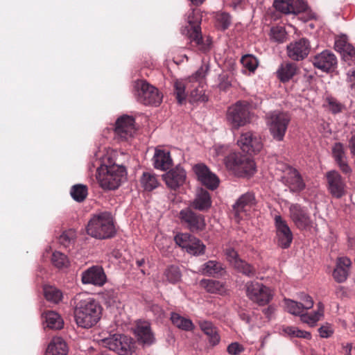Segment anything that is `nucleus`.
Instances as JSON below:
<instances>
[{
  "label": "nucleus",
  "mask_w": 355,
  "mask_h": 355,
  "mask_svg": "<svg viewBox=\"0 0 355 355\" xmlns=\"http://www.w3.org/2000/svg\"><path fill=\"white\" fill-rule=\"evenodd\" d=\"M282 181L293 193H300L306 187L305 182L300 173L296 168L290 166H285Z\"/></svg>",
  "instance_id": "dca6fc26"
},
{
  "label": "nucleus",
  "mask_w": 355,
  "mask_h": 355,
  "mask_svg": "<svg viewBox=\"0 0 355 355\" xmlns=\"http://www.w3.org/2000/svg\"><path fill=\"white\" fill-rule=\"evenodd\" d=\"M103 345L119 355H129L134 348L132 339L127 336L114 334L102 340Z\"/></svg>",
  "instance_id": "f8f14e48"
},
{
  "label": "nucleus",
  "mask_w": 355,
  "mask_h": 355,
  "mask_svg": "<svg viewBox=\"0 0 355 355\" xmlns=\"http://www.w3.org/2000/svg\"><path fill=\"white\" fill-rule=\"evenodd\" d=\"M226 118L232 130H239L250 123V104L247 101L236 102L228 108Z\"/></svg>",
  "instance_id": "423d86ee"
},
{
  "label": "nucleus",
  "mask_w": 355,
  "mask_h": 355,
  "mask_svg": "<svg viewBox=\"0 0 355 355\" xmlns=\"http://www.w3.org/2000/svg\"><path fill=\"white\" fill-rule=\"evenodd\" d=\"M256 204L257 200L253 192H247L241 195L233 205L235 217L242 219L249 215Z\"/></svg>",
  "instance_id": "412c9836"
},
{
  "label": "nucleus",
  "mask_w": 355,
  "mask_h": 355,
  "mask_svg": "<svg viewBox=\"0 0 355 355\" xmlns=\"http://www.w3.org/2000/svg\"><path fill=\"white\" fill-rule=\"evenodd\" d=\"M241 62L243 67L248 69L251 72H254L258 66V61L257 58L250 54H247L242 56Z\"/></svg>",
  "instance_id": "8fccbe9b"
},
{
  "label": "nucleus",
  "mask_w": 355,
  "mask_h": 355,
  "mask_svg": "<svg viewBox=\"0 0 355 355\" xmlns=\"http://www.w3.org/2000/svg\"><path fill=\"white\" fill-rule=\"evenodd\" d=\"M289 213L292 221L300 230L312 227V220L306 207L297 203L292 204L289 207Z\"/></svg>",
  "instance_id": "6ab92c4d"
},
{
  "label": "nucleus",
  "mask_w": 355,
  "mask_h": 355,
  "mask_svg": "<svg viewBox=\"0 0 355 355\" xmlns=\"http://www.w3.org/2000/svg\"><path fill=\"white\" fill-rule=\"evenodd\" d=\"M318 331L322 338H329L334 332L331 327L329 324L322 326L318 329Z\"/></svg>",
  "instance_id": "052dcab7"
},
{
  "label": "nucleus",
  "mask_w": 355,
  "mask_h": 355,
  "mask_svg": "<svg viewBox=\"0 0 355 355\" xmlns=\"http://www.w3.org/2000/svg\"><path fill=\"white\" fill-rule=\"evenodd\" d=\"M205 0H191L193 4L196 6H199L202 4Z\"/></svg>",
  "instance_id": "774afa93"
},
{
  "label": "nucleus",
  "mask_w": 355,
  "mask_h": 355,
  "mask_svg": "<svg viewBox=\"0 0 355 355\" xmlns=\"http://www.w3.org/2000/svg\"><path fill=\"white\" fill-rule=\"evenodd\" d=\"M126 170L124 166L113 164L101 165L97 169L96 179L103 189L114 190L125 180Z\"/></svg>",
  "instance_id": "20e7f679"
},
{
  "label": "nucleus",
  "mask_w": 355,
  "mask_h": 355,
  "mask_svg": "<svg viewBox=\"0 0 355 355\" xmlns=\"http://www.w3.org/2000/svg\"><path fill=\"white\" fill-rule=\"evenodd\" d=\"M51 262L55 267L59 269L67 268L69 265L67 257L64 254L57 251L53 253Z\"/></svg>",
  "instance_id": "de8ad7c7"
},
{
  "label": "nucleus",
  "mask_w": 355,
  "mask_h": 355,
  "mask_svg": "<svg viewBox=\"0 0 355 355\" xmlns=\"http://www.w3.org/2000/svg\"><path fill=\"white\" fill-rule=\"evenodd\" d=\"M200 285L204 287L206 291L211 293H220L223 290V286L221 282L212 279H202Z\"/></svg>",
  "instance_id": "a18cd8bd"
},
{
  "label": "nucleus",
  "mask_w": 355,
  "mask_h": 355,
  "mask_svg": "<svg viewBox=\"0 0 355 355\" xmlns=\"http://www.w3.org/2000/svg\"><path fill=\"white\" fill-rule=\"evenodd\" d=\"M46 327L51 329H60L63 327V320L55 311H48L44 313Z\"/></svg>",
  "instance_id": "e433bc0d"
},
{
  "label": "nucleus",
  "mask_w": 355,
  "mask_h": 355,
  "mask_svg": "<svg viewBox=\"0 0 355 355\" xmlns=\"http://www.w3.org/2000/svg\"><path fill=\"white\" fill-rule=\"evenodd\" d=\"M87 233L98 239L113 237L115 235L116 229L111 214L105 211L94 215L88 222Z\"/></svg>",
  "instance_id": "7ed1b4c3"
},
{
  "label": "nucleus",
  "mask_w": 355,
  "mask_h": 355,
  "mask_svg": "<svg viewBox=\"0 0 355 355\" xmlns=\"http://www.w3.org/2000/svg\"><path fill=\"white\" fill-rule=\"evenodd\" d=\"M285 304L288 311L295 315H300L301 321L307 323L311 327L314 326L323 315L324 306L322 303L318 304V309L313 314H303L302 303L297 302L291 300H286Z\"/></svg>",
  "instance_id": "4468645a"
},
{
  "label": "nucleus",
  "mask_w": 355,
  "mask_h": 355,
  "mask_svg": "<svg viewBox=\"0 0 355 355\" xmlns=\"http://www.w3.org/2000/svg\"><path fill=\"white\" fill-rule=\"evenodd\" d=\"M187 20L189 24L186 27L187 34L190 39L191 46L201 52L208 51L211 48V40L209 37L205 40L202 35L200 28L202 16L200 10L192 9L188 13Z\"/></svg>",
  "instance_id": "f03ea898"
},
{
  "label": "nucleus",
  "mask_w": 355,
  "mask_h": 355,
  "mask_svg": "<svg viewBox=\"0 0 355 355\" xmlns=\"http://www.w3.org/2000/svg\"><path fill=\"white\" fill-rule=\"evenodd\" d=\"M164 277L166 280L173 284H177L181 280L182 273L180 268L177 266L171 265L164 271Z\"/></svg>",
  "instance_id": "79ce46f5"
},
{
  "label": "nucleus",
  "mask_w": 355,
  "mask_h": 355,
  "mask_svg": "<svg viewBox=\"0 0 355 355\" xmlns=\"http://www.w3.org/2000/svg\"><path fill=\"white\" fill-rule=\"evenodd\" d=\"M135 334L137 341L144 345H151L155 341L150 324L147 321L139 320L137 322Z\"/></svg>",
  "instance_id": "a878e982"
},
{
  "label": "nucleus",
  "mask_w": 355,
  "mask_h": 355,
  "mask_svg": "<svg viewBox=\"0 0 355 355\" xmlns=\"http://www.w3.org/2000/svg\"><path fill=\"white\" fill-rule=\"evenodd\" d=\"M243 350V346L238 343H232L227 347V352L231 355H238Z\"/></svg>",
  "instance_id": "bf43d9fd"
},
{
  "label": "nucleus",
  "mask_w": 355,
  "mask_h": 355,
  "mask_svg": "<svg viewBox=\"0 0 355 355\" xmlns=\"http://www.w3.org/2000/svg\"><path fill=\"white\" fill-rule=\"evenodd\" d=\"M135 96L137 101L146 105H159L163 96L159 90L145 80H139L135 85Z\"/></svg>",
  "instance_id": "9d476101"
},
{
  "label": "nucleus",
  "mask_w": 355,
  "mask_h": 355,
  "mask_svg": "<svg viewBox=\"0 0 355 355\" xmlns=\"http://www.w3.org/2000/svg\"><path fill=\"white\" fill-rule=\"evenodd\" d=\"M274 220L277 243L280 248L287 249L293 241V233L287 222L280 215H276Z\"/></svg>",
  "instance_id": "a211bd4d"
},
{
  "label": "nucleus",
  "mask_w": 355,
  "mask_h": 355,
  "mask_svg": "<svg viewBox=\"0 0 355 355\" xmlns=\"http://www.w3.org/2000/svg\"><path fill=\"white\" fill-rule=\"evenodd\" d=\"M301 300L303 301V303H302L303 310H304V309L308 310L313 307V301L311 297H310L309 295H306V294H302Z\"/></svg>",
  "instance_id": "680f3d73"
},
{
  "label": "nucleus",
  "mask_w": 355,
  "mask_h": 355,
  "mask_svg": "<svg viewBox=\"0 0 355 355\" xmlns=\"http://www.w3.org/2000/svg\"><path fill=\"white\" fill-rule=\"evenodd\" d=\"M346 81L352 95L355 96V68L347 71Z\"/></svg>",
  "instance_id": "6e6d98bb"
},
{
  "label": "nucleus",
  "mask_w": 355,
  "mask_h": 355,
  "mask_svg": "<svg viewBox=\"0 0 355 355\" xmlns=\"http://www.w3.org/2000/svg\"><path fill=\"white\" fill-rule=\"evenodd\" d=\"M135 119L128 115H123L118 118L115 123L114 132L121 140H127L135 132Z\"/></svg>",
  "instance_id": "393cba45"
},
{
  "label": "nucleus",
  "mask_w": 355,
  "mask_h": 355,
  "mask_svg": "<svg viewBox=\"0 0 355 355\" xmlns=\"http://www.w3.org/2000/svg\"><path fill=\"white\" fill-rule=\"evenodd\" d=\"M311 43L302 37L291 42L286 47L287 56L293 61H302L307 58L311 51Z\"/></svg>",
  "instance_id": "f3484780"
},
{
  "label": "nucleus",
  "mask_w": 355,
  "mask_h": 355,
  "mask_svg": "<svg viewBox=\"0 0 355 355\" xmlns=\"http://www.w3.org/2000/svg\"><path fill=\"white\" fill-rule=\"evenodd\" d=\"M225 255L227 260L233 267L235 266V263L241 259L239 258L237 252L231 248L226 249Z\"/></svg>",
  "instance_id": "13d9d810"
},
{
  "label": "nucleus",
  "mask_w": 355,
  "mask_h": 355,
  "mask_svg": "<svg viewBox=\"0 0 355 355\" xmlns=\"http://www.w3.org/2000/svg\"><path fill=\"white\" fill-rule=\"evenodd\" d=\"M75 238V232L72 230L64 232L59 237L60 244L67 247Z\"/></svg>",
  "instance_id": "4d7b16f0"
},
{
  "label": "nucleus",
  "mask_w": 355,
  "mask_h": 355,
  "mask_svg": "<svg viewBox=\"0 0 355 355\" xmlns=\"http://www.w3.org/2000/svg\"><path fill=\"white\" fill-rule=\"evenodd\" d=\"M332 157L340 170L345 174L352 173V168L348 164V158L344 145L336 142L331 148Z\"/></svg>",
  "instance_id": "bb28decb"
},
{
  "label": "nucleus",
  "mask_w": 355,
  "mask_h": 355,
  "mask_svg": "<svg viewBox=\"0 0 355 355\" xmlns=\"http://www.w3.org/2000/svg\"><path fill=\"white\" fill-rule=\"evenodd\" d=\"M227 168L239 177L250 176L255 172V164L248 155L239 152L231 153L225 157Z\"/></svg>",
  "instance_id": "39448f33"
},
{
  "label": "nucleus",
  "mask_w": 355,
  "mask_h": 355,
  "mask_svg": "<svg viewBox=\"0 0 355 355\" xmlns=\"http://www.w3.org/2000/svg\"><path fill=\"white\" fill-rule=\"evenodd\" d=\"M186 171L180 166L171 169L164 175L166 184L172 189H176L183 185L186 181Z\"/></svg>",
  "instance_id": "cd10ccee"
},
{
  "label": "nucleus",
  "mask_w": 355,
  "mask_h": 355,
  "mask_svg": "<svg viewBox=\"0 0 355 355\" xmlns=\"http://www.w3.org/2000/svg\"><path fill=\"white\" fill-rule=\"evenodd\" d=\"M81 281L83 284H92L102 286L107 282V277L101 266H92L81 274Z\"/></svg>",
  "instance_id": "5701e85b"
},
{
  "label": "nucleus",
  "mask_w": 355,
  "mask_h": 355,
  "mask_svg": "<svg viewBox=\"0 0 355 355\" xmlns=\"http://www.w3.org/2000/svg\"><path fill=\"white\" fill-rule=\"evenodd\" d=\"M234 268L239 272H241L249 277H252L256 275V268L254 266L243 259H241L240 261H238L236 263H235Z\"/></svg>",
  "instance_id": "37998d69"
},
{
  "label": "nucleus",
  "mask_w": 355,
  "mask_h": 355,
  "mask_svg": "<svg viewBox=\"0 0 355 355\" xmlns=\"http://www.w3.org/2000/svg\"><path fill=\"white\" fill-rule=\"evenodd\" d=\"M241 318L243 321H245L246 323H250V320H251V318H250V317L248 314H246V313H242V314L241 315Z\"/></svg>",
  "instance_id": "338daca9"
},
{
  "label": "nucleus",
  "mask_w": 355,
  "mask_h": 355,
  "mask_svg": "<svg viewBox=\"0 0 355 355\" xmlns=\"http://www.w3.org/2000/svg\"><path fill=\"white\" fill-rule=\"evenodd\" d=\"M75 321L78 327L89 329L101 319L103 308L100 303L85 293H78L73 298Z\"/></svg>",
  "instance_id": "f257e3e1"
},
{
  "label": "nucleus",
  "mask_w": 355,
  "mask_h": 355,
  "mask_svg": "<svg viewBox=\"0 0 355 355\" xmlns=\"http://www.w3.org/2000/svg\"><path fill=\"white\" fill-rule=\"evenodd\" d=\"M352 261L347 257H339L337 259L336 267L333 271L332 276L338 283H343L349 275V269Z\"/></svg>",
  "instance_id": "c756f323"
},
{
  "label": "nucleus",
  "mask_w": 355,
  "mask_h": 355,
  "mask_svg": "<svg viewBox=\"0 0 355 355\" xmlns=\"http://www.w3.org/2000/svg\"><path fill=\"white\" fill-rule=\"evenodd\" d=\"M348 148L350 150L351 154L355 157V133L352 134L349 139Z\"/></svg>",
  "instance_id": "e2e57ef3"
},
{
  "label": "nucleus",
  "mask_w": 355,
  "mask_h": 355,
  "mask_svg": "<svg viewBox=\"0 0 355 355\" xmlns=\"http://www.w3.org/2000/svg\"><path fill=\"white\" fill-rule=\"evenodd\" d=\"M231 84L228 81L223 80L220 83L218 87L220 90L226 91L230 88Z\"/></svg>",
  "instance_id": "69168bd1"
},
{
  "label": "nucleus",
  "mask_w": 355,
  "mask_h": 355,
  "mask_svg": "<svg viewBox=\"0 0 355 355\" xmlns=\"http://www.w3.org/2000/svg\"><path fill=\"white\" fill-rule=\"evenodd\" d=\"M171 320L175 327L184 331L192 330L193 327V322L191 320L185 318L175 312L171 313Z\"/></svg>",
  "instance_id": "58836bf2"
},
{
  "label": "nucleus",
  "mask_w": 355,
  "mask_h": 355,
  "mask_svg": "<svg viewBox=\"0 0 355 355\" xmlns=\"http://www.w3.org/2000/svg\"><path fill=\"white\" fill-rule=\"evenodd\" d=\"M67 346L60 337H54L46 350L45 355H67Z\"/></svg>",
  "instance_id": "f704fd0d"
},
{
  "label": "nucleus",
  "mask_w": 355,
  "mask_h": 355,
  "mask_svg": "<svg viewBox=\"0 0 355 355\" xmlns=\"http://www.w3.org/2000/svg\"><path fill=\"white\" fill-rule=\"evenodd\" d=\"M291 120V115L286 112L275 111L268 115L267 123L275 140L283 141Z\"/></svg>",
  "instance_id": "6e6552de"
},
{
  "label": "nucleus",
  "mask_w": 355,
  "mask_h": 355,
  "mask_svg": "<svg viewBox=\"0 0 355 355\" xmlns=\"http://www.w3.org/2000/svg\"><path fill=\"white\" fill-rule=\"evenodd\" d=\"M44 295L46 300L54 304L59 303L62 299V291L53 286H45L44 287Z\"/></svg>",
  "instance_id": "ea45409f"
},
{
  "label": "nucleus",
  "mask_w": 355,
  "mask_h": 355,
  "mask_svg": "<svg viewBox=\"0 0 355 355\" xmlns=\"http://www.w3.org/2000/svg\"><path fill=\"white\" fill-rule=\"evenodd\" d=\"M237 144L243 152L249 155L259 153L263 148L259 134L252 130L243 132L237 141Z\"/></svg>",
  "instance_id": "2eb2a0df"
},
{
  "label": "nucleus",
  "mask_w": 355,
  "mask_h": 355,
  "mask_svg": "<svg viewBox=\"0 0 355 355\" xmlns=\"http://www.w3.org/2000/svg\"><path fill=\"white\" fill-rule=\"evenodd\" d=\"M300 71L297 64L289 61L282 62L276 71V76L280 82L285 83L291 80Z\"/></svg>",
  "instance_id": "7c9ffc66"
},
{
  "label": "nucleus",
  "mask_w": 355,
  "mask_h": 355,
  "mask_svg": "<svg viewBox=\"0 0 355 355\" xmlns=\"http://www.w3.org/2000/svg\"><path fill=\"white\" fill-rule=\"evenodd\" d=\"M193 236L188 233H180L175 236V241L180 247L186 250Z\"/></svg>",
  "instance_id": "864d4df0"
},
{
  "label": "nucleus",
  "mask_w": 355,
  "mask_h": 355,
  "mask_svg": "<svg viewBox=\"0 0 355 355\" xmlns=\"http://www.w3.org/2000/svg\"><path fill=\"white\" fill-rule=\"evenodd\" d=\"M338 46H340L345 61L349 62L355 61V48L352 44L345 42H339Z\"/></svg>",
  "instance_id": "49530a36"
},
{
  "label": "nucleus",
  "mask_w": 355,
  "mask_h": 355,
  "mask_svg": "<svg viewBox=\"0 0 355 355\" xmlns=\"http://www.w3.org/2000/svg\"><path fill=\"white\" fill-rule=\"evenodd\" d=\"M154 166L157 169L166 171L173 164L170 153L164 150H156L153 157Z\"/></svg>",
  "instance_id": "72a5a7b5"
},
{
  "label": "nucleus",
  "mask_w": 355,
  "mask_h": 355,
  "mask_svg": "<svg viewBox=\"0 0 355 355\" xmlns=\"http://www.w3.org/2000/svg\"><path fill=\"white\" fill-rule=\"evenodd\" d=\"M313 66L324 72L334 71L337 67V58L334 53L324 50L313 57Z\"/></svg>",
  "instance_id": "4be33fe9"
},
{
  "label": "nucleus",
  "mask_w": 355,
  "mask_h": 355,
  "mask_svg": "<svg viewBox=\"0 0 355 355\" xmlns=\"http://www.w3.org/2000/svg\"><path fill=\"white\" fill-rule=\"evenodd\" d=\"M325 178L329 193L336 198H340L345 195L346 184L341 175L335 170L328 171Z\"/></svg>",
  "instance_id": "aec40b11"
},
{
  "label": "nucleus",
  "mask_w": 355,
  "mask_h": 355,
  "mask_svg": "<svg viewBox=\"0 0 355 355\" xmlns=\"http://www.w3.org/2000/svg\"><path fill=\"white\" fill-rule=\"evenodd\" d=\"M205 245L200 239L194 236L192 238L190 243L186 248V251L188 253L192 254L196 256L203 254L205 253Z\"/></svg>",
  "instance_id": "c03bdc74"
},
{
  "label": "nucleus",
  "mask_w": 355,
  "mask_h": 355,
  "mask_svg": "<svg viewBox=\"0 0 355 355\" xmlns=\"http://www.w3.org/2000/svg\"><path fill=\"white\" fill-rule=\"evenodd\" d=\"M140 184L142 188L147 191H151L159 185L156 175L149 172L143 173L140 178Z\"/></svg>",
  "instance_id": "4c0bfd02"
},
{
  "label": "nucleus",
  "mask_w": 355,
  "mask_h": 355,
  "mask_svg": "<svg viewBox=\"0 0 355 355\" xmlns=\"http://www.w3.org/2000/svg\"><path fill=\"white\" fill-rule=\"evenodd\" d=\"M212 201L210 193L204 189L196 192L195 198L189 202V207L199 211H207L211 207Z\"/></svg>",
  "instance_id": "c85d7f7f"
},
{
  "label": "nucleus",
  "mask_w": 355,
  "mask_h": 355,
  "mask_svg": "<svg viewBox=\"0 0 355 355\" xmlns=\"http://www.w3.org/2000/svg\"><path fill=\"white\" fill-rule=\"evenodd\" d=\"M245 287L249 300L259 306H265L272 300V290L260 282L250 281L246 283Z\"/></svg>",
  "instance_id": "9b49d317"
},
{
  "label": "nucleus",
  "mask_w": 355,
  "mask_h": 355,
  "mask_svg": "<svg viewBox=\"0 0 355 355\" xmlns=\"http://www.w3.org/2000/svg\"><path fill=\"white\" fill-rule=\"evenodd\" d=\"M217 26L225 31L229 28L232 23V18L227 12H218L216 15Z\"/></svg>",
  "instance_id": "09e8293b"
},
{
  "label": "nucleus",
  "mask_w": 355,
  "mask_h": 355,
  "mask_svg": "<svg viewBox=\"0 0 355 355\" xmlns=\"http://www.w3.org/2000/svg\"><path fill=\"white\" fill-rule=\"evenodd\" d=\"M205 78L200 80V85H198L197 83H192L190 85L191 89L189 92V101L190 102H206L208 101V96L205 93V89L203 86V80Z\"/></svg>",
  "instance_id": "c9c22d12"
},
{
  "label": "nucleus",
  "mask_w": 355,
  "mask_h": 355,
  "mask_svg": "<svg viewBox=\"0 0 355 355\" xmlns=\"http://www.w3.org/2000/svg\"><path fill=\"white\" fill-rule=\"evenodd\" d=\"M181 224L192 232H198L206 226L205 216L195 211L190 207L182 209L179 213Z\"/></svg>",
  "instance_id": "ddd939ff"
},
{
  "label": "nucleus",
  "mask_w": 355,
  "mask_h": 355,
  "mask_svg": "<svg viewBox=\"0 0 355 355\" xmlns=\"http://www.w3.org/2000/svg\"><path fill=\"white\" fill-rule=\"evenodd\" d=\"M284 331L286 334L293 337L306 339H310L311 338V335L309 332L300 330L295 327H287L284 329Z\"/></svg>",
  "instance_id": "603ef678"
},
{
  "label": "nucleus",
  "mask_w": 355,
  "mask_h": 355,
  "mask_svg": "<svg viewBox=\"0 0 355 355\" xmlns=\"http://www.w3.org/2000/svg\"><path fill=\"white\" fill-rule=\"evenodd\" d=\"M199 326L203 333L207 336L209 344L214 347L217 345L220 340V336L218 329L209 321L203 320L199 322Z\"/></svg>",
  "instance_id": "2f4dec72"
},
{
  "label": "nucleus",
  "mask_w": 355,
  "mask_h": 355,
  "mask_svg": "<svg viewBox=\"0 0 355 355\" xmlns=\"http://www.w3.org/2000/svg\"><path fill=\"white\" fill-rule=\"evenodd\" d=\"M70 194L74 200L81 202L84 201L87 196V187L81 184H75L71 188Z\"/></svg>",
  "instance_id": "a19ab883"
},
{
  "label": "nucleus",
  "mask_w": 355,
  "mask_h": 355,
  "mask_svg": "<svg viewBox=\"0 0 355 355\" xmlns=\"http://www.w3.org/2000/svg\"><path fill=\"white\" fill-rule=\"evenodd\" d=\"M193 171L197 175L198 180L207 188L211 190L216 189L219 184L218 178L204 164H197L193 168Z\"/></svg>",
  "instance_id": "b1692460"
},
{
  "label": "nucleus",
  "mask_w": 355,
  "mask_h": 355,
  "mask_svg": "<svg viewBox=\"0 0 355 355\" xmlns=\"http://www.w3.org/2000/svg\"><path fill=\"white\" fill-rule=\"evenodd\" d=\"M326 101L328 103L329 110L334 114L341 112L345 107L344 105L340 103L336 98L333 96H327Z\"/></svg>",
  "instance_id": "5fc2aeb1"
},
{
  "label": "nucleus",
  "mask_w": 355,
  "mask_h": 355,
  "mask_svg": "<svg viewBox=\"0 0 355 355\" xmlns=\"http://www.w3.org/2000/svg\"><path fill=\"white\" fill-rule=\"evenodd\" d=\"M208 69L209 67L207 65H202L196 71L195 73L189 76L187 79H177L174 81V94L180 104H182L185 101L187 93L191 89L190 85L192 83H195L200 85V80L205 77Z\"/></svg>",
  "instance_id": "1a4fd4ad"
},
{
  "label": "nucleus",
  "mask_w": 355,
  "mask_h": 355,
  "mask_svg": "<svg viewBox=\"0 0 355 355\" xmlns=\"http://www.w3.org/2000/svg\"><path fill=\"white\" fill-rule=\"evenodd\" d=\"M271 38L279 43H282L286 37V32L282 26H274L270 29Z\"/></svg>",
  "instance_id": "3c124183"
},
{
  "label": "nucleus",
  "mask_w": 355,
  "mask_h": 355,
  "mask_svg": "<svg viewBox=\"0 0 355 355\" xmlns=\"http://www.w3.org/2000/svg\"><path fill=\"white\" fill-rule=\"evenodd\" d=\"M200 271L203 275L213 277H221L225 273L223 265L219 261L213 260L202 265Z\"/></svg>",
  "instance_id": "473e14b6"
},
{
  "label": "nucleus",
  "mask_w": 355,
  "mask_h": 355,
  "mask_svg": "<svg viewBox=\"0 0 355 355\" xmlns=\"http://www.w3.org/2000/svg\"><path fill=\"white\" fill-rule=\"evenodd\" d=\"M275 310V309L273 306H269L268 307L263 310V313L266 316V318L270 319L273 315Z\"/></svg>",
  "instance_id": "0e129e2a"
},
{
  "label": "nucleus",
  "mask_w": 355,
  "mask_h": 355,
  "mask_svg": "<svg viewBox=\"0 0 355 355\" xmlns=\"http://www.w3.org/2000/svg\"><path fill=\"white\" fill-rule=\"evenodd\" d=\"M276 10L284 14H302L304 21L315 17V13L304 0H275L273 3Z\"/></svg>",
  "instance_id": "0eeeda50"
}]
</instances>
